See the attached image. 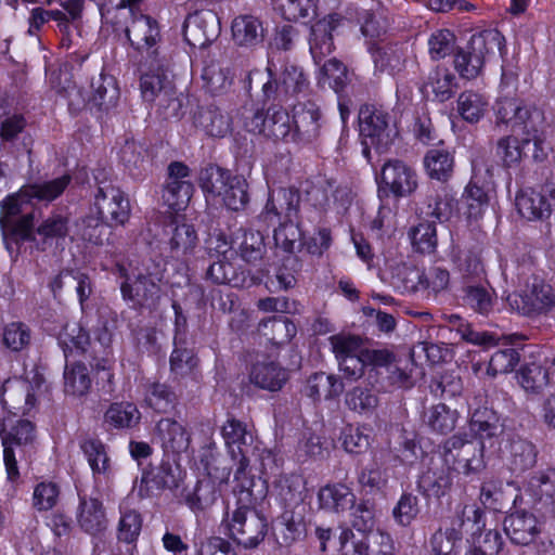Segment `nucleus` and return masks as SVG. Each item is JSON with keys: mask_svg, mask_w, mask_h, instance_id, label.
Returning a JSON list of instances; mask_svg holds the SVG:
<instances>
[{"mask_svg": "<svg viewBox=\"0 0 555 555\" xmlns=\"http://www.w3.org/2000/svg\"><path fill=\"white\" fill-rule=\"evenodd\" d=\"M544 115L539 108L526 105L515 98L502 96L495 104L494 129L502 126L509 127L512 131L522 137L504 135L495 145V155L503 167L518 166L532 150V159L541 163L546 159L547 151L541 132Z\"/></svg>", "mask_w": 555, "mask_h": 555, "instance_id": "obj_1", "label": "nucleus"}, {"mask_svg": "<svg viewBox=\"0 0 555 555\" xmlns=\"http://www.w3.org/2000/svg\"><path fill=\"white\" fill-rule=\"evenodd\" d=\"M235 509L227 513L225 526L229 537L245 548L257 547L268 531L267 518L256 507L267 496L266 481L244 479L234 481Z\"/></svg>", "mask_w": 555, "mask_h": 555, "instance_id": "obj_2", "label": "nucleus"}, {"mask_svg": "<svg viewBox=\"0 0 555 555\" xmlns=\"http://www.w3.org/2000/svg\"><path fill=\"white\" fill-rule=\"evenodd\" d=\"M483 442L467 435H453L440 446V454L449 469L465 476L476 475L486 467Z\"/></svg>", "mask_w": 555, "mask_h": 555, "instance_id": "obj_3", "label": "nucleus"}, {"mask_svg": "<svg viewBox=\"0 0 555 555\" xmlns=\"http://www.w3.org/2000/svg\"><path fill=\"white\" fill-rule=\"evenodd\" d=\"M359 128L364 157L370 160V149L382 153L388 150L397 135L390 114L382 107L365 104L359 111Z\"/></svg>", "mask_w": 555, "mask_h": 555, "instance_id": "obj_4", "label": "nucleus"}, {"mask_svg": "<svg viewBox=\"0 0 555 555\" xmlns=\"http://www.w3.org/2000/svg\"><path fill=\"white\" fill-rule=\"evenodd\" d=\"M504 38L498 30H485L472 36L467 46L454 55V68L464 79H474L485 64L486 55L494 50L501 51Z\"/></svg>", "mask_w": 555, "mask_h": 555, "instance_id": "obj_5", "label": "nucleus"}, {"mask_svg": "<svg viewBox=\"0 0 555 555\" xmlns=\"http://www.w3.org/2000/svg\"><path fill=\"white\" fill-rule=\"evenodd\" d=\"M241 118L248 132L262 134L273 141H291L292 121L283 105H270L266 111L243 107Z\"/></svg>", "mask_w": 555, "mask_h": 555, "instance_id": "obj_6", "label": "nucleus"}, {"mask_svg": "<svg viewBox=\"0 0 555 555\" xmlns=\"http://www.w3.org/2000/svg\"><path fill=\"white\" fill-rule=\"evenodd\" d=\"M109 23L115 30H121L126 34L133 49L139 52H147L150 59L158 57L155 47L160 40V30L155 18L139 13L121 17H112Z\"/></svg>", "mask_w": 555, "mask_h": 555, "instance_id": "obj_7", "label": "nucleus"}, {"mask_svg": "<svg viewBox=\"0 0 555 555\" xmlns=\"http://www.w3.org/2000/svg\"><path fill=\"white\" fill-rule=\"evenodd\" d=\"M221 436L231 457L237 461L234 481L256 479L247 473L250 456L254 455L256 449L253 447L254 435L248 430L247 425L233 416H229L221 427Z\"/></svg>", "mask_w": 555, "mask_h": 555, "instance_id": "obj_8", "label": "nucleus"}, {"mask_svg": "<svg viewBox=\"0 0 555 555\" xmlns=\"http://www.w3.org/2000/svg\"><path fill=\"white\" fill-rule=\"evenodd\" d=\"M34 198L30 197L26 186L16 193L8 195L1 201L0 224L2 229L11 230L22 240H30L34 229V216L28 207Z\"/></svg>", "mask_w": 555, "mask_h": 555, "instance_id": "obj_9", "label": "nucleus"}, {"mask_svg": "<svg viewBox=\"0 0 555 555\" xmlns=\"http://www.w3.org/2000/svg\"><path fill=\"white\" fill-rule=\"evenodd\" d=\"M109 228L125 225L131 215V206L125 192L112 182L101 181L91 207Z\"/></svg>", "mask_w": 555, "mask_h": 555, "instance_id": "obj_10", "label": "nucleus"}, {"mask_svg": "<svg viewBox=\"0 0 555 555\" xmlns=\"http://www.w3.org/2000/svg\"><path fill=\"white\" fill-rule=\"evenodd\" d=\"M120 278V294L129 307L134 310L155 311L162 299V285L143 279L134 273L131 275L122 266H117Z\"/></svg>", "mask_w": 555, "mask_h": 555, "instance_id": "obj_11", "label": "nucleus"}, {"mask_svg": "<svg viewBox=\"0 0 555 555\" xmlns=\"http://www.w3.org/2000/svg\"><path fill=\"white\" fill-rule=\"evenodd\" d=\"M506 300L512 310L532 317L550 311L555 304V296L551 285L534 278L521 293L511 294Z\"/></svg>", "mask_w": 555, "mask_h": 555, "instance_id": "obj_12", "label": "nucleus"}, {"mask_svg": "<svg viewBox=\"0 0 555 555\" xmlns=\"http://www.w3.org/2000/svg\"><path fill=\"white\" fill-rule=\"evenodd\" d=\"M194 192L190 168L181 162H173L168 167V177L163 190L164 203L173 210L184 209Z\"/></svg>", "mask_w": 555, "mask_h": 555, "instance_id": "obj_13", "label": "nucleus"}, {"mask_svg": "<svg viewBox=\"0 0 555 555\" xmlns=\"http://www.w3.org/2000/svg\"><path fill=\"white\" fill-rule=\"evenodd\" d=\"M0 436L3 446V461L8 479L15 482L20 479V470L14 453V447H25L33 442L35 438V427L27 420H20L15 425L7 429L3 426L0 429Z\"/></svg>", "mask_w": 555, "mask_h": 555, "instance_id": "obj_14", "label": "nucleus"}, {"mask_svg": "<svg viewBox=\"0 0 555 555\" xmlns=\"http://www.w3.org/2000/svg\"><path fill=\"white\" fill-rule=\"evenodd\" d=\"M524 496V503L541 505L548 512H554L555 504V468H544L532 473L518 489Z\"/></svg>", "mask_w": 555, "mask_h": 555, "instance_id": "obj_15", "label": "nucleus"}, {"mask_svg": "<svg viewBox=\"0 0 555 555\" xmlns=\"http://www.w3.org/2000/svg\"><path fill=\"white\" fill-rule=\"evenodd\" d=\"M321 127L322 113L315 102L306 101L294 105L291 141L312 142L320 135Z\"/></svg>", "mask_w": 555, "mask_h": 555, "instance_id": "obj_16", "label": "nucleus"}, {"mask_svg": "<svg viewBox=\"0 0 555 555\" xmlns=\"http://www.w3.org/2000/svg\"><path fill=\"white\" fill-rule=\"evenodd\" d=\"M180 472L178 466L169 460H162L156 466L144 469L139 486L138 495L141 499L150 498L163 490H172L178 488Z\"/></svg>", "mask_w": 555, "mask_h": 555, "instance_id": "obj_17", "label": "nucleus"}, {"mask_svg": "<svg viewBox=\"0 0 555 555\" xmlns=\"http://www.w3.org/2000/svg\"><path fill=\"white\" fill-rule=\"evenodd\" d=\"M380 182L396 197L410 196L418 185L416 171L400 159H389L383 165Z\"/></svg>", "mask_w": 555, "mask_h": 555, "instance_id": "obj_18", "label": "nucleus"}, {"mask_svg": "<svg viewBox=\"0 0 555 555\" xmlns=\"http://www.w3.org/2000/svg\"><path fill=\"white\" fill-rule=\"evenodd\" d=\"M457 207L455 193L447 185L428 188L425 199L418 205L421 219L433 218V221L446 222Z\"/></svg>", "mask_w": 555, "mask_h": 555, "instance_id": "obj_19", "label": "nucleus"}, {"mask_svg": "<svg viewBox=\"0 0 555 555\" xmlns=\"http://www.w3.org/2000/svg\"><path fill=\"white\" fill-rule=\"evenodd\" d=\"M273 534L280 546H291L307 535V506L285 508L278 517Z\"/></svg>", "mask_w": 555, "mask_h": 555, "instance_id": "obj_20", "label": "nucleus"}, {"mask_svg": "<svg viewBox=\"0 0 555 555\" xmlns=\"http://www.w3.org/2000/svg\"><path fill=\"white\" fill-rule=\"evenodd\" d=\"M300 193L296 188H279L269 192L261 214L268 221L292 220L299 218Z\"/></svg>", "mask_w": 555, "mask_h": 555, "instance_id": "obj_21", "label": "nucleus"}, {"mask_svg": "<svg viewBox=\"0 0 555 555\" xmlns=\"http://www.w3.org/2000/svg\"><path fill=\"white\" fill-rule=\"evenodd\" d=\"M143 66L145 69L140 80L141 94L144 101L155 103L162 94L171 92L175 85L168 78L164 59H150Z\"/></svg>", "mask_w": 555, "mask_h": 555, "instance_id": "obj_22", "label": "nucleus"}, {"mask_svg": "<svg viewBox=\"0 0 555 555\" xmlns=\"http://www.w3.org/2000/svg\"><path fill=\"white\" fill-rule=\"evenodd\" d=\"M76 519L83 532L94 537L103 534L108 527L103 502L98 496L85 493H79Z\"/></svg>", "mask_w": 555, "mask_h": 555, "instance_id": "obj_23", "label": "nucleus"}, {"mask_svg": "<svg viewBox=\"0 0 555 555\" xmlns=\"http://www.w3.org/2000/svg\"><path fill=\"white\" fill-rule=\"evenodd\" d=\"M164 233L165 243L169 246L170 256L175 259L192 254L198 243L194 225L178 217L165 225Z\"/></svg>", "mask_w": 555, "mask_h": 555, "instance_id": "obj_24", "label": "nucleus"}, {"mask_svg": "<svg viewBox=\"0 0 555 555\" xmlns=\"http://www.w3.org/2000/svg\"><path fill=\"white\" fill-rule=\"evenodd\" d=\"M341 22V16L337 13L328 14L311 26L309 37V49L315 64H320L323 59L330 55L334 49L333 31Z\"/></svg>", "mask_w": 555, "mask_h": 555, "instance_id": "obj_25", "label": "nucleus"}, {"mask_svg": "<svg viewBox=\"0 0 555 555\" xmlns=\"http://www.w3.org/2000/svg\"><path fill=\"white\" fill-rule=\"evenodd\" d=\"M232 40L235 46L256 50L262 46L266 38L263 22L251 14H241L231 24Z\"/></svg>", "mask_w": 555, "mask_h": 555, "instance_id": "obj_26", "label": "nucleus"}, {"mask_svg": "<svg viewBox=\"0 0 555 555\" xmlns=\"http://www.w3.org/2000/svg\"><path fill=\"white\" fill-rule=\"evenodd\" d=\"M287 379V370L272 360H257L251 364L249 371L250 383L260 389L271 392L281 390Z\"/></svg>", "mask_w": 555, "mask_h": 555, "instance_id": "obj_27", "label": "nucleus"}, {"mask_svg": "<svg viewBox=\"0 0 555 555\" xmlns=\"http://www.w3.org/2000/svg\"><path fill=\"white\" fill-rule=\"evenodd\" d=\"M504 531L511 541L518 545H528L540 532L538 519L525 509L515 511L504 519Z\"/></svg>", "mask_w": 555, "mask_h": 555, "instance_id": "obj_28", "label": "nucleus"}, {"mask_svg": "<svg viewBox=\"0 0 555 555\" xmlns=\"http://www.w3.org/2000/svg\"><path fill=\"white\" fill-rule=\"evenodd\" d=\"M260 86L259 100L271 105H283L287 102L286 91L283 89L279 73L274 72L270 63L264 70H253L248 75V88L251 89L253 83Z\"/></svg>", "mask_w": 555, "mask_h": 555, "instance_id": "obj_29", "label": "nucleus"}, {"mask_svg": "<svg viewBox=\"0 0 555 555\" xmlns=\"http://www.w3.org/2000/svg\"><path fill=\"white\" fill-rule=\"evenodd\" d=\"M193 118L195 127L212 138H224L232 130L230 115L215 105L198 107Z\"/></svg>", "mask_w": 555, "mask_h": 555, "instance_id": "obj_30", "label": "nucleus"}, {"mask_svg": "<svg viewBox=\"0 0 555 555\" xmlns=\"http://www.w3.org/2000/svg\"><path fill=\"white\" fill-rule=\"evenodd\" d=\"M274 489L276 499L283 509L306 506L307 487L302 476L296 474L281 475L274 482Z\"/></svg>", "mask_w": 555, "mask_h": 555, "instance_id": "obj_31", "label": "nucleus"}, {"mask_svg": "<svg viewBox=\"0 0 555 555\" xmlns=\"http://www.w3.org/2000/svg\"><path fill=\"white\" fill-rule=\"evenodd\" d=\"M319 507L334 513H344L356 503V494L348 486L336 482L321 487L318 492Z\"/></svg>", "mask_w": 555, "mask_h": 555, "instance_id": "obj_32", "label": "nucleus"}, {"mask_svg": "<svg viewBox=\"0 0 555 555\" xmlns=\"http://www.w3.org/2000/svg\"><path fill=\"white\" fill-rule=\"evenodd\" d=\"M156 431L165 452L182 453L189 449L191 436L186 428L173 418L165 417L157 422Z\"/></svg>", "mask_w": 555, "mask_h": 555, "instance_id": "obj_33", "label": "nucleus"}, {"mask_svg": "<svg viewBox=\"0 0 555 555\" xmlns=\"http://www.w3.org/2000/svg\"><path fill=\"white\" fill-rule=\"evenodd\" d=\"M459 90L456 76L444 66L433 68L423 86L424 92H431L434 99L440 103L452 99Z\"/></svg>", "mask_w": 555, "mask_h": 555, "instance_id": "obj_34", "label": "nucleus"}, {"mask_svg": "<svg viewBox=\"0 0 555 555\" xmlns=\"http://www.w3.org/2000/svg\"><path fill=\"white\" fill-rule=\"evenodd\" d=\"M108 228L109 225L91 208L89 214L75 221L73 238L101 246L111 234Z\"/></svg>", "mask_w": 555, "mask_h": 555, "instance_id": "obj_35", "label": "nucleus"}, {"mask_svg": "<svg viewBox=\"0 0 555 555\" xmlns=\"http://www.w3.org/2000/svg\"><path fill=\"white\" fill-rule=\"evenodd\" d=\"M538 450L535 446L521 437L509 440L507 449V465L513 474H522L537 463Z\"/></svg>", "mask_w": 555, "mask_h": 555, "instance_id": "obj_36", "label": "nucleus"}, {"mask_svg": "<svg viewBox=\"0 0 555 555\" xmlns=\"http://www.w3.org/2000/svg\"><path fill=\"white\" fill-rule=\"evenodd\" d=\"M50 85L53 90L67 101L70 113L80 112L87 104V96L81 88L72 79L67 70H59L50 77Z\"/></svg>", "mask_w": 555, "mask_h": 555, "instance_id": "obj_37", "label": "nucleus"}, {"mask_svg": "<svg viewBox=\"0 0 555 555\" xmlns=\"http://www.w3.org/2000/svg\"><path fill=\"white\" fill-rule=\"evenodd\" d=\"M79 448L82 451L93 477L107 478L111 475V459L107 454V447L99 438L85 437L79 441Z\"/></svg>", "mask_w": 555, "mask_h": 555, "instance_id": "obj_38", "label": "nucleus"}, {"mask_svg": "<svg viewBox=\"0 0 555 555\" xmlns=\"http://www.w3.org/2000/svg\"><path fill=\"white\" fill-rule=\"evenodd\" d=\"M141 412L133 402H113L104 412L103 423L109 429H132L140 424Z\"/></svg>", "mask_w": 555, "mask_h": 555, "instance_id": "obj_39", "label": "nucleus"}, {"mask_svg": "<svg viewBox=\"0 0 555 555\" xmlns=\"http://www.w3.org/2000/svg\"><path fill=\"white\" fill-rule=\"evenodd\" d=\"M450 260L463 279L481 281L486 278L485 266L477 250L453 246Z\"/></svg>", "mask_w": 555, "mask_h": 555, "instance_id": "obj_40", "label": "nucleus"}, {"mask_svg": "<svg viewBox=\"0 0 555 555\" xmlns=\"http://www.w3.org/2000/svg\"><path fill=\"white\" fill-rule=\"evenodd\" d=\"M59 346L65 358L87 352L91 345L89 332L77 322L66 323L57 336Z\"/></svg>", "mask_w": 555, "mask_h": 555, "instance_id": "obj_41", "label": "nucleus"}, {"mask_svg": "<svg viewBox=\"0 0 555 555\" xmlns=\"http://www.w3.org/2000/svg\"><path fill=\"white\" fill-rule=\"evenodd\" d=\"M92 95L89 99L100 111L107 112L115 107L119 99V89L113 76L101 73L91 81Z\"/></svg>", "mask_w": 555, "mask_h": 555, "instance_id": "obj_42", "label": "nucleus"}, {"mask_svg": "<svg viewBox=\"0 0 555 555\" xmlns=\"http://www.w3.org/2000/svg\"><path fill=\"white\" fill-rule=\"evenodd\" d=\"M258 332L274 346H283L296 335V325L286 317H271L262 320Z\"/></svg>", "mask_w": 555, "mask_h": 555, "instance_id": "obj_43", "label": "nucleus"}, {"mask_svg": "<svg viewBox=\"0 0 555 555\" xmlns=\"http://www.w3.org/2000/svg\"><path fill=\"white\" fill-rule=\"evenodd\" d=\"M518 212L528 220H542L552 214L548 203L540 192L522 190L516 196Z\"/></svg>", "mask_w": 555, "mask_h": 555, "instance_id": "obj_44", "label": "nucleus"}, {"mask_svg": "<svg viewBox=\"0 0 555 555\" xmlns=\"http://www.w3.org/2000/svg\"><path fill=\"white\" fill-rule=\"evenodd\" d=\"M479 499L486 508L493 512H503L509 504L517 506L524 503L521 491L512 498L507 495L502 486L493 481H486L481 485Z\"/></svg>", "mask_w": 555, "mask_h": 555, "instance_id": "obj_45", "label": "nucleus"}, {"mask_svg": "<svg viewBox=\"0 0 555 555\" xmlns=\"http://www.w3.org/2000/svg\"><path fill=\"white\" fill-rule=\"evenodd\" d=\"M198 358L194 349L186 346L185 341L175 338V348L170 354V372L175 378L193 376L198 366Z\"/></svg>", "mask_w": 555, "mask_h": 555, "instance_id": "obj_46", "label": "nucleus"}, {"mask_svg": "<svg viewBox=\"0 0 555 555\" xmlns=\"http://www.w3.org/2000/svg\"><path fill=\"white\" fill-rule=\"evenodd\" d=\"M423 163L430 179L447 182L453 175L454 158L447 150L431 149L427 151Z\"/></svg>", "mask_w": 555, "mask_h": 555, "instance_id": "obj_47", "label": "nucleus"}, {"mask_svg": "<svg viewBox=\"0 0 555 555\" xmlns=\"http://www.w3.org/2000/svg\"><path fill=\"white\" fill-rule=\"evenodd\" d=\"M489 99L473 90L463 91L457 98V112L469 124L478 122L488 112Z\"/></svg>", "mask_w": 555, "mask_h": 555, "instance_id": "obj_48", "label": "nucleus"}, {"mask_svg": "<svg viewBox=\"0 0 555 555\" xmlns=\"http://www.w3.org/2000/svg\"><path fill=\"white\" fill-rule=\"evenodd\" d=\"M469 428L480 440L499 436L502 433L499 415L487 406L474 410L469 421Z\"/></svg>", "mask_w": 555, "mask_h": 555, "instance_id": "obj_49", "label": "nucleus"}, {"mask_svg": "<svg viewBox=\"0 0 555 555\" xmlns=\"http://www.w3.org/2000/svg\"><path fill=\"white\" fill-rule=\"evenodd\" d=\"M233 176L217 165H208L199 172L198 183L206 197H219Z\"/></svg>", "mask_w": 555, "mask_h": 555, "instance_id": "obj_50", "label": "nucleus"}, {"mask_svg": "<svg viewBox=\"0 0 555 555\" xmlns=\"http://www.w3.org/2000/svg\"><path fill=\"white\" fill-rule=\"evenodd\" d=\"M378 402V397L371 387L354 386L345 393V405L360 415H372Z\"/></svg>", "mask_w": 555, "mask_h": 555, "instance_id": "obj_51", "label": "nucleus"}, {"mask_svg": "<svg viewBox=\"0 0 555 555\" xmlns=\"http://www.w3.org/2000/svg\"><path fill=\"white\" fill-rule=\"evenodd\" d=\"M88 367L80 362L66 364L64 370V391L74 397L86 396L91 388Z\"/></svg>", "mask_w": 555, "mask_h": 555, "instance_id": "obj_52", "label": "nucleus"}, {"mask_svg": "<svg viewBox=\"0 0 555 555\" xmlns=\"http://www.w3.org/2000/svg\"><path fill=\"white\" fill-rule=\"evenodd\" d=\"M302 237L304 234L299 218L295 221H281L280 225L274 229L273 233L275 246L289 254V256H294L296 250L301 249Z\"/></svg>", "mask_w": 555, "mask_h": 555, "instance_id": "obj_53", "label": "nucleus"}, {"mask_svg": "<svg viewBox=\"0 0 555 555\" xmlns=\"http://www.w3.org/2000/svg\"><path fill=\"white\" fill-rule=\"evenodd\" d=\"M423 418L433 431L446 435L455 428L459 413L444 403H438L425 411Z\"/></svg>", "mask_w": 555, "mask_h": 555, "instance_id": "obj_54", "label": "nucleus"}, {"mask_svg": "<svg viewBox=\"0 0 555 555\" xmlns=\"http://www.w3.org/2000/svg\"><path fill=\"white\" fill-rule=\"evenodd\" d=\"M375 68L395 76L404 68L405 56L398 46L380 47L373 51Z\"/></svg>", "mask_w": 555, "mask_h": 555, "instance_id": "obj_55", "label": "nucleus"}, {"mask_svg": "<svg viewBox=\"0 0 555 555\" xmlns=\"http://www.w3.org/2000/svg\"><path fill=\"white\" fill-rule=\"evenodd\" d=\"M219 496L215 481L204 479L197 481L194 490L186 494L185 503L195 513L203 512L211 507Z\"/></svg>", "mask_w": 555, "mask_h": 555, "instance_id": "obj_56", "label": "nucleus"}, {"mask_svg": "<svg viewBox=\"0 0 555 555\" xmlns=\"http://www.w3.org/2000/svg\"><path fill=\"white\" fill-rule=\"evenodd\" d=\"M452 479L448 472L425 473L417 482L420 492L427 499H440L444 496L451 489Z\"/></svg>", "mask_w": 555, "mask_h": 555, "instance_id": "obj_57", "label": "nucleus"}, {"mask_svg": "<svg viewBox=\"0 0 555 555\" xmlns=\"http://www.w3.org/2000/svg\"><path fill=\"white\" fill-rule=\"evenodd\" d=\"M177 401V395L166 384L152 383L146 389L145 402L157 413H169L175 409Z\"/></svg>", "mask_w": 555, "mask_h": 555, "instance_id": "obj_58", "label": "nucleus"}, {"mask_svg": "<svg viewBox=\"0 0 555 555\" xmlns=\"http://www.w3.org/2000/svg\"><path fill=\"white\" fill-rule=\"evenodd\" d=\"M30 327L20 321L8 323L2 331V344L12 352H22L31 344Z\"/></svg>", "mask_w": 555, "mask_h": 555, "instance_id": "obj_59", "label": "nucleus"}, {"mask_svg": "<svg viewBox=\"0 0 555 555\" xmlns=\"http://www.w3.org/2000/svg\"><path fill=\"white\" fill-rule=\"evenodd\" d=\"M357 479L360 487L369 493L379 492L388 482L387 468L380 462L373 459L371 463L361 468Z\"/></svg>", "mask_w": 555, "mask_h": 555, "instance_id": "obj_60", "label": "nucleus"}, {"mask_svg": "<svg viewBox=\"0 0 555 555\" xmlns=\"http://www.w3.org/2000/svg\"><path fill=\"white\" fill-rule=\"evenodd\" d=\"M70 181L69 175H63L50 181L26 184L25 186L31 198L38 202H52L66 190Z\"/></svg>", "mask_w": 555, "mask_h": 555, "instance_id": "obj_61", "label": "nucleus"}, {"mask_svg": "<svg viewBox=\"0 0 555 555\" xmlns=\"http://www.w3.org/2000/svg\"><path fill=\"white\" fill-rule=\"evenodd\" d=\"M238 250L245 262L257 266L267 250L263 235L259 231L244 230Z\"/></svg>", "mask_w": 555, "mask_h": 555, "instance_id": "obj_62", "label": "nucleus"}, {"mask_svg": "<svg viewBox=\"0 0 555 555\" xmlns=\"http://www.w3.org/2000/svg\"><path fill=\"white\" fill-rule=\"evenodd\" d=\"M347 80L348 70L346 65L335 57L326 61L320 68L318 83L322 87L327 85L335 92H339L346 87Z\"/></svg>", "mask_w": 555, "mask_h": 555, "instance_id": "obj_63", "label": "nucleus"}, {"mask_svg": "<svg viewBox=\"0 0 555 555\" xmlns=\"http://www.w3.org/2000/svg\"><path fill=\"white\" fill-rule=\"evenodd\" d=\"M219 197L230 210L238 211L244 209L249 201L246 180L240 176L232 177L224 192Z\"/></svg>", "mask_w": 555, "mask_h": 555, "instance_id": "obj_64", "label": "nucleus"}]
</instances>
